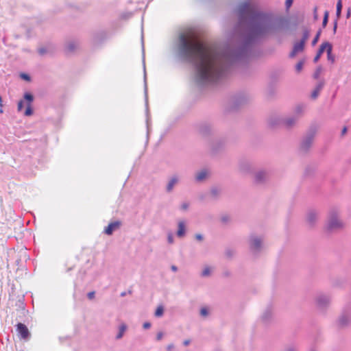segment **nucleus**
Wrapping results in <instances>:
<instances>
[{"label": "nucleus", "instance_id": "1", "mask_svg": "<svg viewBox=\"0 0 351 351\" xmlns=\"http://www.w3.org/2000/svg\"><path fill=\"white\" fill-rule=\"evenodd\" d=\"M179 51L185 58L195 60L197 77L201 82H215L222 75L221 58L195 36L182 34Z\"/></svg>", "mask_w": 351, "mask_h": 351}, {"label": "nucleus", "instance_id": "2", "mask_svg": "<svg viewBox=\"0 0 351 351\" xmlns=\"http://www.w3.org/2000/svg\"><path fill=\"white\" fill-rule=\"evenodd\" d=\"M254 13L253 7L248 2H245L239 7V14L241 18L251 16Z\"/></svg>", "mask_w": 351, "mask_h": 351}, {"label": "nucleus", "instance_id": "3", "mask_svg": "<svg viewBox=\"0 0 351 351\" xmlns=\"http://www.w3.org/2000/svg\"><path fill=\"white\" fill-rule=\"evenodd\" d=\"M343 223L339 221L335 214H331L328 225V228L330 230H337L343 227Z\"/></svg>", "mask_w": 351, "mask_h": 351}, {"label": "nucleus", "instance_id": "4", "mask_svg": "<svg viewBox=\"0 0 351 351\" xmlns=\"http://www.w3.org/2000/svg\"><path fill=\"white\" fill-rule=\"evenodd\" d=\"M16 330L19 332V335L21 336V338L23 339H27L29 338V332L25 324L22 323H19L16 325Z\"/></svg>", "mask_w": 351, "mask_h": 351}, {"label": "nucleus", "instance_id": "5", "mask_svg": "<svg viewBox=\"0 0 351 351\" xmlns=\"http://www.w3.org/2000/svg\"><path fill=\"white\" fill-rule=\"evenodd\" d=\"M120 226L121 223L119 221L112 222L106 228L104 232L106 234L110 235L112 234L113 231L118 229Z\"/></svg>", "mask_w": 351, "mask_h": 351}, {"label": "nucleus", "instance_id": "6", "mask_svg": "<svg viewBox=\"0 0 351 351\" xmlns=\"http://www.w3.org/2000/svg\"><path fill=\"white\" fill-rule=\"evenodd\" d=\"M332 49V47L331 44H330L328 42H326L320 45L318 51L319 52V54H322L324 51H326L327 55L330 56L331 55Z\"/></svg>", "mask_w": 351, "mask_h": 351}, {"label": "nucleus", "instance_id": "7", "mask_svg": "<svg viewBox=\"0 0 351 351\" xmlns=\"http://www.w3.org/2000/svg\"><path fill=\"white\" fill-rule=\"evenodd\" d=\"M304 47V41H300L294 45L293 49L290 53L291 57L295 56L298 53L302 51Z\"/></svg>", "mask_w": 351, "mask_h": 351}, {"label": "nucleus", "instance_id": "8", "mask_svg": "<svg viewBox=\"0 0 351 351\" xmlns=\"http://www.w3.org/2000/svg\"><path fill=\"white\" fill-rule=\"evenodd\" d=\"M185 232V226L184 223L183 221H180L178 223V230L177 234L178 237H182L184 236Z\"/></svg>", "mask_w": 351, "mask_h": 351}, {"label": "nucleus", "instance_id": "9", "mask_svg": "<svg viewBox=\"0 0 351 351\" xmlns=\"http://www.w3.org/2000/svg\"><path fill=\"white\" fill-rule=\"evenodd\" d=\"M261 245V241L258 239L255 238L252 240L251 246H252V248H253L254 250H258L260 248Z\"/></svg>", "mask_w": 351, "mask_h": 351}, {"label": "nucleus", "instance_id": "10", "mask_svg": "<svg viewBox=\"0 0 351 351\" xmlns=\"http://www.w3.org/2000/svg\"><path fill=\"white\" fill-rule=\"evenodd\" d=\"M207 176V171L205 170H203L197 173L196 176V180L197 181H202Z\"/></svg>", "mask_w": 351, "mask_h": 351}, {"label": "nucleus", "instance_id": "11", "mask_svg": "<svg viewBox=\"0 0 351 351\" xmlns=\"http://www.w3.org/2000/svg\"><path fill=\"white\" fill-rule=\"evenodd\" d=\"M163 313H164V308H163V306L162 305H159L157 307L154 314H155L156 317H161L163 315Z\"/></svg>", "mask_w": 351, "mask_h": 351}, {"label": "nucleus", "instance_id": "12", "mask_svg": "<svg viewBox=\"0 0 351 351\" xmlns=\"http://www.w3.org/2000/svg\"><path fill=\"white\" fill-rule=\"evenodd\" d=\"M126 328L127 327H126V326L125 324H121V326L119 328V334L117 336V339H121L123 337V333H124V332L126 330Z\"/></svg>", "mask_w": 351, "mask_h": 351}, {"label": "nucleus", "instance_id": "13", "mask_svg": "<svg viewBox=\"0 0 351 351\" xmlns=\"http://www.w3.org/2000/svg\"><path fill=\"white\" fill-rule=\"evenodd\" d=\"M178 182V180L177 178H172L170 182H169L168 185H167V191H170L172 190L174 184Z\"/></svg>", "mask_w": 351, "mask_h": 351}, {"label": "nucleus", "instance_id": "14", "mask_svg": "<svg viewBox=\"0 0 351 351\" xmlns=\"http://www.w3.org/2000/svg\"><path fill=\"white\" fill-rule=\"evenodd\" d=\"M341 9H342V3L341 0H338V2L337 3V16L339 18L341 13Z\"/></svg>", "mask_w": 351, "mask_h": 351}, {"label": "nucleus", "instance_id": "15", "mask_svg": "<svg viewBox=\"0 0 351 351\" xmlns=\"http://www.w3.org/2000/svg\"><path fill=\"white\" fill-rule=\"evenodd\" d=\"M322 72V67L321 66L317 67L316 71H315V73H314V75H313L314 78L315 79H318L319 77Z\"/></svg>", "mask_w": 351, "mask_h": 351}, {"label": "nucleus", "instance_id": "16", "mask_svg": "<svg viewBox=\"0 0 351 351\" xmlns=\"http://www.w3.org/2000/svg\"><path fill=\"white\" fill-rule=\"evenodd\" d=\"M309 37V32L308 30H305L303 32L302 38L300 41H304V43L305 44L306 41L308 39Z\"/></svg>", "mask_w": 351, "mask_h": 351}, {"label": "nucleus", "instance_id": "17", "mask_svg": "<svg viewBox=\"0 0 351 351\" xmlns=\"http://www.w3.org/2000/svg\"><path fill=\"white\" fill-rule=\"evenodd\" d=\"M328 11H326L324 13V16L323 22H322V25L324 27H325L326 26L327 23H328Z\"/></svg>", "mask_w": 351, "mask_h": 351}, {"label": "nucleus", "instance_id": "18", "mask_svg": "<svg viewBox=\"0 0 351 351\" xmlns=\"http://www.w3.org/2000/svg\"><path fill=\"white\" fill-rule=\"evenodd\" d=\"M320 34H321V30L318 31V32L317 33V34H316L315 37V38H314V39L313 40V41H312V45H315L317 43V41H318V40H319V38Z\"/></svg>", "mask_w": 351, "mask_h": 351}, {"label": "nucleus", "instance_id": "19", "mask_svg": "<svg viewBox=\"0 0 351 351\" xmlns=\"http://www.w3.org/2000/svg\"><path fill=\"white\" fill-rule=\"evenodd\" d=\"M25 114L26 116H30L32 114V110L31 108L30 104H29L28 106L27 107L25 112Z\"/></svg>", "mask_w": 351, "mask_h": 351}, {"label": "nucleus", "instance_id": "20", "mask_svg": "<svg viewBox=\"0 0 351 351\" xmlns=\"http://www.w3.org/2000/svg\"><path fill=\"white\" fill-rule=\"evenodd\" d=\"M24 98L27 100L29 103L33 101V96L29 93H25L24 95Z\"/></svg>", "mask_w": 351, "mask_h": 351}, {"label": "nucleus", "instance_id": "21", "mask_svg": "<svg viewBox=\"0 0 351 351\" xmlns=\"http://www.w3.org/2000/svg\"><path fill=\"white\" fill-rule=\"evenodd\" d=\"M315 219V215L314 213H310L308 217V220L310 223H312L313 221Z\"/></svg>", "mask_w": 351, "mask_h": 351}, {"label": "nucleus", "instance_id": "22", "mask_svg": "<svg viewBox=\"0 0 351 351\" xmlns=\"http://www.w3.org/2000/svg\"><path fill=\"white\" fill-rule=\"evenodd\" d=\"M200 313L202 316H206L208 315V311L206 308L204 307L201 308Z\"/></svg>", "mask_w": 351, "mask_h": 351}, {"label": "nucleus", "instance_id": "23", "mask_svg": "<svg viewBox=\"0 0 351 351\" xmlns=\"http://www.w3.org/2000/svg\"><path fill=\"white\" fill-rule=\"evenodd\" d=\"M74 49H75V45H74V43H69V44L68 45V46H67V50H68L69 51H73V50H74Z\"/></svg>", "mask_w": 351, "mask_h": 351}, {"label": "nucleus", "instance_id": "24", "mask_svg": "<svg viewBox=\"0 0 351 351\" xmlns=\"http://www.w3.org/2000/svg\"><path fill=\"white\" fill-rule=\"evenodd\" d=\"M302 66H303V63L302 62H300L297 64L296 65V70L300 72L302 69Z\"/></svg>", "mask_w": 351, "mask_h": 351}, {"label": "nucleus", "instance_id": "25", "mask_svg": "<svg viewBox=\"0 0 351 351\" xmlns=\"http://www.w3.org/2000/svg\"><path fill=\"white\" fill-rule=\"evenodd\" d=\"M319 92L318 90H316V88L313 91L312 94H311V97L313 99H315L318 95H319Z\"/></svg>", "mask_w": 351, "mask_h": 351}, {"label": "nucleus", "instance_id": "26", "mask_svg": "<svg viewBox=\"0 0 351 351\" xmlns=\"http://www.w3.org/2000/svg\"><path fill=\"white\" fill-rule=\"evenodd\" d=\"M18 110L19 111H21L23 108V101H19V103H18Z\"/></svg>", "mask_w": 351, "mask_h": 351}, {"label": "nucleus", "instance_id": "27", "mask_svg": "<svg viewBox=\"0 0 351 351\" xmlns=\"http://www.w3.org/2000/svg\"><path fill=\"white\" fill-rule=\"evenodd\" d=\"M209 274H210V269L208 267L205 268L202 272V275L204 276L209 275Z\"/></svg>", "mask_w": 351, "mask_h": 351}, {"label": "nucleus", "instance_id": "28", "mask_svg": "<svg viewBox=\"0 0 351 351\" xmlns=\"http://www.w3.org/2000/svg\"><path fill=\"white\" fill-rule=\"evenodd\" d=\"M324 86V82H320L317 86V87L315 88L317 90H318L319 92L322 90V88H323Z\"/></svg>", "mask_w": 351, "mask_h": 351}, {"label": "nucleus", "instance_id": "29", "mask_svg": "<svg viewBox=\"0 0 351 351\" xmlns=\"http://www.w3.org/2000/svg\"><path fill=\"white\" fill-rule=\"evenodd\" d=\"M88 298L90 300H92L95 298V291H91L88 293Z\"/></svg>", "mask_w": 351, "mask_h": 351}, {"label": "nucleus", "instance_id": "30", "mask_svg": "<svg viewBox=\"0 0 351 351\" xmlns=\"http://www.w3.org/2000/svg\"><path fill=\"white\" fill-rule=\"evenodd\" d=\"M150 327H151V324H150V323H149V322H145V323L143 324V328H144L145 329H148V328H149Z\"/></svg>", "mask_w": 351, "mask_h": 351}, {"label": "nucleus", "instance_id": "31", "mask_svg": "<svg viewBox=\"0 0 351 351\" xmlns=\"http://www.w3.org/2000/svg\"><path fill=\"white\" fill-rule=\"evenodd\" d=\"M293 3V0H286V6L289 8Z\"/></svg>", "mask_w": 351, "mask_h": 351}, {"label": "nucleus", "instance_id": "32", "mask_svg": "<svg viewBox=\"0 0 351 351\" xmlns=\"http://www.w3.org/2000/svg\"><path fill=\"white\" fill-rule=\"evenodd\" d=\"M322 54H319V52L318 51L315 57L314 58V62H316L320 58Z\"/></svg>", "mask_w": 351, "mask_h": 351}, {"label": "nucleus", "instance_id": "33", "mask_svg": "<svg viewBox=\"0 0 351 351\" xmlns=\"http://www.w3.org/2000/svg\"><path fill=\"white\" fill-rule=\"evenodd\" d=\"M162 335H163L162 332H158L156 336L157 340H160L162 337Z\"/></svg>", "mask_w": 351, "mask_h": 351}, {"label": "nucleus", "instance_id": "34", "mask_svg": "<svg viewBox=\"0 0 351 351\" xmlns=\"http://www.w3.org/2000/svg\"><path fill=\"white\" fill-rule=\"evenodd\" d=\"M328 60H330L332 63L335 62V57L331 54L330 56H328Z\"/></svg>", "mask_w": 351, "mask_h": 351}, {"label": "nucleus", "instance_id": "35", "mask_svg": "<svg viewBox=\"0 0 351 351\" xmlns=\"http://www.w3.org/2000/svg\"><path fill=\"white\" fill-rule=\"evenodd\" d=\"M263 174H264L263 173H258V174L256 175V179H257L258 180H261V179H262V176H263Z\"/></svg>", "mask_w": 351, "mask_h": 351}, {"label": "nucleus", "instance_id": "36", "mask_svg": "<svg viewBox=\"0 0 351 351\" xmlns=\"http://www.w3.org/2000/svg\"><path fill=\"white\" fill-rule=\"evenodd\" d=\"M347 132V128L345 126L343 127L342 131H341V135L343 136Z\"/></svg>", "mask_w": 351, "mask_h": 351}, {"label": "nucleus", "instance_id": "37", "mask_svg": "<svg viewBox=\"0 0 351 351\" xmlns=\"http://www.w3.org/2000/svg\"><path fill=\"white\" fill-rule=\"evenodd\" d=\"M168 241L170 243H173V237L171 234L168 236Z\"/></svg>", "mask_w": 351, "mask_h": 351}, {"label": "nucleus", "instance_id": "38", "mask_svg": "<svg viewBox=\"0 0 351 351\" xmlns=\"http://www.w3.org/2000/svg\"><path fill=\"white\" fill-rule=\"evenodd\" d=\"M195 238L199 241L202 240V236L201 234H196Z\"/></svg>", "mask_w": 351, "mask_h": 351}, {"label": "nucleus", "instance_id": "39", "mask_svg": "<svg viewBox=\"0 0 351 351\" xmlns=\"http://www.w3.org/2000/svg\"><path fill=\"white\" fill-rule=\"evenodd\" d=\"M187 208H188V204H185V203H184V204H183L182 205V208L183 210H186Z\"/></svg>", "mask_w": 351, "mask_h": 351}, {"label": "nucleus", "instance_id": "40", "mask_svg": "<svg viewBox=\"0 0 351 351\" xmlns=\"http://www.w3.org/2000/svg\"><path fill=\"white\" fill-rule=\"evenodd\" d=\"M350 14H351V10H350V8H349L347 12V14H346L347 18H349L350 16Z\"/></svg>", "mask_w": 351, "mask_h": 351}, {"label": "nucleus", "instance_id": "41", "mask_svg": "<svg viewBox=\"0 0 351 351\" xmlns=\"http://www.w3.org/2000/svg\"><path fill=\"white\" fill-rule=\"evenodd\" d=\"M21 76H22L24 79H25V80H28L29 79V77L27 75H26V74H23Z\"/></svg>", "mask_w": 351, "mask_h": 351}, {"label": "nucleus", "instance_id": "42", "mask_svg": "<svg viewBox=\"0 0 351 351\" xmlns=\"http://www.w3.org/2000/svg\"><path fill=\"white\" fill-rule=\"evenodd\" d=\"M189 343H190V340H185L184 341V346H188Z\"/></svg>", "mask_w": 351, "mask_h": 351}, {"label": "nucleus", "instance_id": "43", "mask_svg": "<svg viewBox=\"0 0 351 351\" xmlns=\"http://www.w3.org/2000/svg\"><path fill=\"white\" fill-rule=\"evenodd\" d=\"M286 123L288 126H289L292 124V121L288 120Z\"/></svg>", "mask_w": 351, "mask_h": 351}, {"label": "nucleus", "instance_id": "44", "mask_svg": "<svg viewBox=\"0 0 351 351\" xmlns=\"http://www.w3.org/2000/svg\"><path fill=\"white\" fill-rule=\"evenodd\" d=\"M173 347V345H169V346H167V350H171V349Z\"/></svg>", "mask_w": 351, "mask_h": 351}, {"label": "nucleus", "instance_id": "45", "mask_svg": "<svg viewBox=\"0 0 351 351\" xmlns=\"http://www.w3.org/2000/svg\"><path fill=\"white\" fill-rule=\"evenodd\" d=\"M0 107L2 108L3 107V104H2V98L0 96Z\"/></svg>", "mask_w": 351, "mask_h": 351}, {"label": "nucleus", "instance_id": "46", "mask_svg": "<svg viewBox=\"0 0 351 351\" xmlns=\"http://www.w3.org/2000/svg\"><path fill=\"white\" fill-rule=\"evenodd\" d=\"M39 52H40V54H43V53H45V50H44V49H40L39 50Z\"/></svg>", "mask_w": 351, "mask_h": 351}, {"label": "nucleus", "instance_id": "47", "mask_svg": "<svg viewBox=\"0 0 351 351\" xmlns=\"http://www.w3.org/2000/svg\"><path fill=\"white\" fill-rule=\"evenodd\" d=\"M171 269H172V270H173L175 271H177V267L176 266H172Z\"/></svg>", "mask_w": 351, "mask_h": 351}, {"label": "nucleus", "instance_id": "48", "mask_svg": "<svg viewBox=\"0 0 351 351\" xmlns=\"http://www.w3.org/2000/svg\"><path fill=\"white\" fill-rule=\"evenodd\" d=\"M334 29V32H335L336 29H337V22H335V23L334 29Z\"/></svg>", "mask_w": 351, "mask_h": 351}, {"label": "nucleus", "instance_id": "49", "mask_svg": "<svg viewBox=\"0 0 351 351\" xmlns=\"http://www.w3.org/2000/svg\"><path fill=\"white\" fill-rule=\"evenodd\" d=\"M3 107H2V108H1V107H0V113H3Z\"/></svg>", "mask_w": 351, "mask_h": 351}, {"label": "nucleus", "instance_id": "50", "mask_svg": "<svg viewBox=\"0 0 351 351\" xmlns=\"http://www.w3.org/2000/svg\"><path fill=\"white\" fill-rule=\"evenodd\" d=\"M212 193H213V194H215V193H216V190H215V189L212 190Z\"/></svg>", "mask_w": 351, "mask_h": 351}]
</instances>
